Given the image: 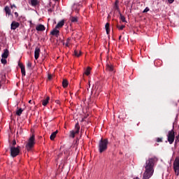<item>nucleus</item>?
<instances>
[{
    "label": "nucleus",
    "instance_id": "f257e3e1",
    "mask_svg": "<svg viewBox=\"0 0 179 179\" xmlns=\"http://www.w3.org/2000/svg\"><path fill=\"white\" fill-rule=\"evenodd\" d=\"M108 146V138L103 139L101 138L98 145V149L99 153H103V152H106L107 150V148Z\"/></svg>",
    "mask_w": 179,
    "mask_h": 179
},
{
    "label": "nucleus",
    "instance_id": "f03ea898",
    "mask_svg": "<svg viewBox=\"0 0 179 179\" xmlns=\"http://www.w3.org/2000/svg\"><path fill=\"white\" fill-rule=\"evenodd\" d=\"M36 138L34 137V134H33L28 140V143L26 145V148L27 150H31L33 148H34V145H36Z\"/></svg>",
    "mask_w": 179,
    "mask_h": 179
},
{
    "label": "nucleus",
    "instance_id": "7ed1b4c3",
    "mask_svg": "<svg viewBox=\"0 0 179 179\" xmlns=\"http://www.w3.org/2000/svg\"><path fill=\"white\" fill-rule=\"evenodd\" d=\"M10 150L11 157H16L17 156H19V154L20 153V146H11Z\"/></svg>",
    "mask_w": 179,
    "mask_h": 179
},
{
    "label": "nucleus",
    "instance_id": "20e7f679",
    "mask_svg": "<svg viewBox=\"0 0 179 179\" xmlns=\"http://www.w3.org/2000/svg\"><path fill=\"white\" fill-rule=\"evenodd\" d=\"M80 131V126H79V123H76L75 125V130L70 131L69 138H75L76 135H78Z\"/></svg>",
    "mask_w": 179,
    "mask_h": 179
},
{
    "label": "nucleus",
    "instance_id": "39448f33",
    "mask_svg": "<svg viewBox=\"0 0 179 179\" xmlns=\"http://www.w3.org/2000/svg\"><path fill=\"white\" fill-rule=\"evenodd\" d=\"M168 142L170 143V145H173L174 143V139H176V134L174 133V130L172 129L171 131H169L168 132Z\"/></svg>",
    "mask_w": 179,
    "mask_h": 179
},
{
    "label": "nucleus",
    "instance_id": "423d86ee",
    "mask_svg": "<svg viewBox=\"0 0 179 179\" xmlns=\"http://www.w3.org/2000/svg\"><path fill=\"white\" fill-rule=\"evenodd\" d=\"M173 170L177 176L179 175V157H176L173 162Z\"/></svg>",
    "mask_w": 179,
    "mask_h": 179
},
{
    "label": "nucleus",
    "instance_id": "0eeeda50",
    "mask_svg": "<svg viewBox=\"0 0 179 179\" xmlns=\"http://www.w3.org/2000/svg\"><path fill=\"white\" fill-rule=\"evenodd\" d=\"M41 50L40 48L36 47L35 48V51H34V58L35 59H38L39 57H40V52H41Z\"/></svg>",
    "mask_w": 179,
    "mask_h": 179
},
{
    "label": "nucleus",
    "instance_id": "6e6552de",
    "mask_svg": "<svg viewBox=\"0 0 179 179\" xmlns=\"http://www.w3.org/2000/svg\"><path fill=\"white\" fill-rule=\"evenodd\" d=\"M11 30H16L19 26H20V23L16 22L15 21H13L11 24Z\"/></svg>",
    "mask_w": 179,
    "mask_h": 179
},
{
    "label": "nucleus",
    "instance_id": "1a4fd4ad",
    "mask_svg": "<svg viewBox=\"0 0 179 179\" xmlns=\"http://www.w3.org/2000/svg\"><path fill=\"white\" fill-rule=\"evenodd\" d=\"M57 28H55L51 32L50 34L52 36H55V37H58L59 36V30L57 29Z\"/></svg>",
    "mask_w": 179,
    "mask_h": 179
},
{
    "label": "nucleus",
    "instance_id": "9d476101",
    "mask_svg": "<svg viewBox=\"0 0 179 179\" xmlns=\"http://www.w3.org/2000/svg\"><path fill=\"white\" fill-rule=\"evenodd\" d=\"M37 31H44L45 30V27L43 24H39L36 27Z\"/></svg>",
    "mask_w": 179,
    "mask_h": 179
},
{
    "label": "nucleus",
    "instance_id": "9b49d317",
    "mask_svg": "<svg viewBox=\"0 0 179 179\" xmlns=\"http://www.w3.org/2000/svg\"><path fill=\"white\" fill-rule=\"evenodd\" d=\"M9 57V50L8 49H5L3 53L1 55V58L6 59Z\"/></svg>",
    "mask_w": 179,
    "mask_h": 179
},
{
    "label": "nucleus",
    "instance_id": "f8f14e48",
    "mask_svg": "<svg viewBox=\"0 0 179 179\" xmlns=\"http://www.w3.org/2000/svg\"><path fill=\"white\" fill-rule=\"evenodd\" d=\"M106 71L108 72H113L114 71V66L113 64H106Z\"/></svg>",
    "mask_w": 179,
    "mask_h": 179
},
{
    "label": "nucleus",
    "instance_id": "ddd939ff",
    "mask_svg": "<svg viewBox=\"0 0 179 179\" xmlns=\"http://www.w3.org/2000/svg\"><path fill=\"white\" fill-rule=\"evenodd\" d=\"M57 134H58V130H56L55 132L52 133L50 135V141H54V139H55Z\"/></svg>",
    "mask_w": 179,
    "mask_h": 179
},
{
    "label": "nucleus",
    "instance_id": "4468645a",
    "mask_svg": "<svg viewBox=\"0 0 179 179\" xmlns=\"http://www.w3.org/2000/svg\"><path fill=\"white\" fill-rule=\"evenodd\" d=\"M74 55L76 57H77V58H79V57H80V55H82V51L78 50H74Z\"/></svg>",
    "mask_w": 179,
    "mask_h": 179
},
{
    "label": "nucleus",
    "instance_id": "2eb2a0df",
    "mask_svg": "<svg viewBox=\"0 0 179 179\" xmlns=\"http://www.w3.org/2000/svg\"><path fill=\"white\" fill-rule=\"evenodd\" d=\"M48 101H50V96H47L45 99L42 101L43 106H47V104H48Z\"/></svg>",
    "mask_w": 179,
    "mask_h": 179
},
{
    "label": "nucleus",
    "instance_id": "dca6fc26",
    "mask_svg": "<svg viewBox=\"0 0 179 179\" xmlns=\"http://www.w3.org/2000/svg\"><path fill=\"white\" fill-rule=\"evenodd\" d=\"M4 10H5L6 15H8V16H10V15H12V13L10 12V8H9V6H6Z\"/></svg>",
    "mask_w": 179,
    "mask_h": 179
},
{
    "label": "nucleus",
    "instance_id": "f3484780",
    "mask_svg": "<svg viewBox=\"0 0 179 179\" xmlns=\"http://www.w3.org/2000/svg\"><path fill=\"white\" fill-rule=\"evenodd\" d=\"M64 21H60L59 22L57 23V24L55 27V29H59L60 27H62V26H64Z\"/></svg>",
    "mask_w": 179,
    "mask_h": 179
},
{
    "label": "nucleus",
    "instance_id": "a211bd4d",
    "mask_svg": "<svg viewBox=\"0 0 179 179\" xmlns=\"http://www.w3.org/2000/svg\"><path fill=\"white\" fill-rule=\"evenodd\" d=\"M105 29L106 30L107 34H110V23L108 22L106 24Z\"/></svg>",
    "mask_w": 179,
    "mask_h": 179
},
{
    "label": "nucleus",
    "instance_id": "6ab92c4d",
    "mask_svg": "<svg viewBox=\"0 0 179 179\" xmlns=\"http://www.w3.org/2000/svg\"><path fill=\"white\" fill-rule=\"evenodd\" d=\"M38 3V0H31V6H37Z\"/></svg>",
    "mask_w": 179,
    "mask_h": 179
},
{
    "label": "nucleus",
    "instance_id": "aec40b11",
    "mask_svg": "<svg viewBox=\"0 0 179 179\" xmlns=\"http://www.w3.org/2000/svg\"><path fill=\"white\" fill-rule=\"evenodd\" d=\"M70 20L72 23L78 22V17H71Z\"/></svg>",
    "mask_w": 179,
    "mask_h": 179
},
{
    "label": "nucleus",
    "instance_id": "412c9836",
    "mask_svg": "<svg viewBox=\"0 0 179 179\" xmlns=\"http://www.w3.org/2000/svg\"><path fill=\"white\" fill-rule=\"evenodd\" d=\"M90 71H92V68L87 67L85 71V74L87 75V76H89V75H90Z\"/></svg>",
    "mask_w": 179,
    "mask_h": 179
},
{
    "label": "nucleus",
    "instance_id": "4be33fe9",
    "mask_svg": "<svg viewBox=\"0 0 179 179\" xmlns=\"http://www.w3.org/2000/svg\"><path fill=\"white\" fill-rule=\"evenodd\" d=\"M68 85H69L68 80H63V81H62L63 87H68Z\"/></svg>",
    "mask_w": 179,
    "mask_h": 179
},
{
    "label": "nucleus",
    "instance_id": "5701e85b",
    "mask_svg": "<svg viewBox=\"0 0 179 179\" xmlns=\"http://www.w3.org/2000/svg\"><path fill=\"white\" fill-rule=\"evenodd\" d=\"M120 3V2H119L117 0L115 1V6H114V8H115L116 10H120V7L118 6V3Z\"/></svg>",
    "mask_w": 179,
    "mask_h": 179
},
{
    "label": "nucleus",
    "instance_id": "b1692460",
    "mask_svg": "<svg viewBox=\"0 0 179 179\" xmlns=\"http://www.w3.org/2000/svg\"><path fill=\"white\" fill-rule=\"evenodd\" d=\"M22 113H23V109L20 108L18 110H17L16 115H18V117H20Z\"/></svg>",
    "mask_w": 179,
    "mask_h": 179
},
{
    "label": "nucleus",
    "instance_id": "393cba45",
    "mask_svg": "<svg viewBox=\"0 0 179 179\" xmlns=\"http://www.w3.org/2000/svg\"><path fill=\"white\" fill-rule=\"evenodd\" d=\"M120 19L122 20V22H125V17L124 15H122V14H121V13H120Z\"/></svg>",
    "mask_w": 179,
    "mask_h": 179
},
{
    "label": "nucleus",
    "instance_id": "a878e982",
    "mask_svg": "<svg viewBox=\"0 0 179 179\" xmlns=\"http://www.w3.org/2000/svg\"><path fill=\"white\" fill-rule=\"evenodd\" d=\"M21 73L22 76H26V69H24V67H22L21 69Z\"/></svg>",
    "mask_w": 179,
    "mask_h": 179
},
{
    "label": "nucleus",
    "instance_id": "bb28decb",
    "mask_svg": "<svg viewBox=\"0 0 179 179\" xmlns=\"http://www.w3.org/2000/svg\"><path fill=\"white\" fill-rule=\"evenodd\" d=\"M69 44H71V38H68L66 43V47H69Z\"/></svg>",
    "mask_w": 179,
    "mask_h": 179
},
{
    "label": "nucleus",
    "instance_id": "cd10ccee",
    "mask_svg": "<svg viewBox=\"0 0 179 179\" xmlns=\"http://www.w3.org/2000/svg\"><path fill=\"white\" fill-rule=\"evenodd\" d=\"M1 64H3L4 65H6V64L8 63V61L6 60V59L2 57V59H1Z\"/></svg>",
    "mask_w": 179,
    "mask_h": 179
},
{
    "label": "nucleus",
    "instance_id": "c85d7f7f",
    "mask_svg": "<svg viewBox=\"0 0 179 179\" xmlns=\"http://www.w3.org/2000/svg\"><path fill=\"white\" fill-rule=\"evenodd\" d=\"M117 28L119 29V30H124V29H125V25H122L120 27V25H117Z\"/></svg>",
    "mask_w": 179,
    "mask_h": 179
},
{
    "label": "nucleus",
    "instance_id": "c756f323",
    "mask_svg": "<svg viewBox=\"0 0 179 179\" xmlns=\"http://www.w3.org/2000/svg\"><path fill=\"white\" fill-rule=\"evenodd\" d=\"M156 142H163V138H157Z\"/></svg>",
    "mask_w": 179,
    "mask_h": 179
},
{
    "label": "nucleus",
    "instance_id": "7c9ffc66",
    "mask_svg": "<svg viewBox=\"0 0 179 179\" xmlns=\"http://www.w3.org/2000/svg\"><path fill=\"white\" fill-rule=\"evenodd\" d=\"M150 9H149V7L145 8V9L143 11V13H147V12H149Z\"/></svg>",
    "mask_w": 179,
    "mask_h": 179
},
{
    "label": "nucleus",
    "instance_id": "2f4dec72",
    "mask_svg": "<svg viewBox=\"0 0 179 179\" xmlns=\"http://www.w3.org/2000/svg\"><path fill=\"white\" fill-rule=\"evenodd\" d=\"M18 66L20 67V69H22V68H24V66L23 65V64H22L20 62L18 63Z\"/></svg>",
    "mask_w": 179,
    "mask_h": 179
},
{
    "label": "nucleus",
    "instance_id": "473e14b6",
    "mask_svg": "<svg viewBox=\"0 0 179 179\" xmlns=\"http://www.w3.org/2000/svg\"><path fill=\"white\" fill-rule=\"evenodd\" d=\"M27 66L28 68H31V62H29L27 63Z\"/></svg>",
    "mask_w": 179,
    "mask_h": 179
},
{
    "label": "nucleus",
    "instance_id": "72a5a7b5",
    "mask_svg": "<svg viewBox=\"0 0 179 179\" xmlns=\"http://www.w3.org/2000/svg\"><path fill=\"white\" fill-rule=\"evenodd\" d=\"M16 145V140H13V146H15Z\"/></svg>",
    "mask_w": 179,
    "mask_h": 179
},
{
    "label": "nucleus",
    "instance_id": "f704fd0d",
    "mask_svg": "<svg viewBox=\"0 0 179 179\" xmlns=\"http://www.w3.org/2000/svg\"><path fill=\"white\" fill-rule=\"evenodd\" d=\"M179 142V136H176V142Z\"/></svg>",
    "mask_w": 179,
    "mask_h": 179
},
{
    "label": "nucleus",
    "instance_id": "c9c22d12",
    "mask_svg": "<svg viewBox=\"0 0 179 179\" xmlns=\"http://www.w3.org/2000/svg\"><path fill=\"white\" fill-rule=\"evenodd\" d=\"M14 15H15V17H19V13H17V12H15L14 13Z\"/></svg>",
    "mask_w": 179,
    "mask_h": 179
},
{
    "label": "nucleus",
    "instance_id": "e433bc0d",
    "mask_svg": "<svg viewBox=\"0 0 179 179\" xmlns=\"http://www.w3.org/2000/svg\"><path fill=\"white\" fill-rule=\"evenodd\" d=\"M48 78L49 80H51V79H52V76L51 75H50V74H49Z\"/></svg>",
    "mask_w": 179,
    "mask_h": 179
},
{
    "label": "nucleus",
    "instance_id": "4c0bfd02",
    "mask_svg": "<svg viewBox=\"0 0 179 179\" xmlns=\"http://www.w3.org/2000/svg\"><path fill=\"white\" fill-rule=\"evenodd\" d=\"M55 103H56L57 104H60V103H61V101H59V100H56V101H55Z\"/></svg>",
    "mask_w": 179,
    "mask_h": 179
},
{
    "label": "nucleus",
    "instance_id": "58836bf2",
    "mask_svg": "<svg viewBox=\"0 0 179 179\" xmlns=\"http://www.w3.org/2000/svg\"><path fill=\"white\" fill-rule=\"evenodd\" d=\"M168 2L169 3H173V2H174V0H168Z\"/></svg>",
    "mask_w": 179,
    "mask_h": 179
},
{
    "label": "nucleus",
    "instance_id": "ea45409f",
    "mask_svg": "<svg viewBox=\"0 0 179 179\" xmlns=\"http://www.w3.org/2000/svg\"><path fill=\"white\" fill-rule=\"evenodd\" d=\"M11 9H13V8H16V6L15 4L11 5L10 6Z\"/></svg>",
    "mask_w": 179,
    "mask_h": 179
},
{
    "label": "nucleus",
    "instance_id": "a19ab883",
    "mask_svg": "<svg viewBox=\"0 0 179 179\" xmlns=\"http://www.w3.org/2000/svg\"><path fill=\"white\" fill-rule=\"evenodd\" d=\"M122 37V36H119V40H121Z\"/></svg>",
    "mask_w": 179,
    "mask_h": 179
},
{
    "label": "nucleus",
    "instance_id": "79ce46f5",
    "mask_svg": "<svg viewBox=\"0 0 179 179\" xmlns=\"http://www.w3.org/2000/svg\"><path fill=\"white\" fill-rule=\"evenodd\" d=\"M88 85L90 86V81H89V84H88Z\"/></svg>",
    "mask_w": 179,
    "mask_h": 179
},
{
    "label": "nucleus",
    "instance_id": "37998d69",
    "mask_svg": "<svg viewBox=\"0 0 179 179\" xmlns=\"http://www.w3.org/2000/svg\"><path fill=\"white\" fill-rule=\"evenodd\" d=\"M134 179H139V178H138V177H136V178H134Z\"/></svg>",
    "mask_w": 179,
    "mask_h": 179
},
{
    "label": "nucleus",
    "instance_id": "c03bdc74",
    "mask_svg": "<svg viewBox=\"0 0 179 179\" xmlns=\"http://www.w3.org/2000/svg\"><path fill=\"white\" fill-rule=\"evenodd\" d=\"M29 103H31V100H30V101H29Z\"/></svg>",
    "mask_w": 179,
    "mask_h": 179
},
{
    "label": "nucleus",
    "instance_id": "a18cd8bd",
    "mask_svg": "<svg viewBox=\"0 0 179 179\" xmlns=\"http://www.w3.org/2000/svg\"><path fill=\"white\" fill-rule=\"evenodd\" d=\"M95 94H97V92H95Z\"/></svg>",
    "mask_w": 179,
    "mask_h": 179
},
{
    "label": "nucleus",
    "instance_id": "49530a36",
    "mask_svg": "<svg viewBox=\"0 0 179 179\" xmlns=\"http://www.w3.org/2000/svg\"><path fill=\"white\" fill-rule=\"evenodd\" d=\"M56 1H58V0H56Z\"/></svg>",
    "mask_w": 179,
    "mask_h": 179
}]
</instances>
